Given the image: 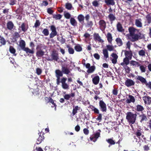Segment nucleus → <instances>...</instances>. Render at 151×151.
Returning a JSON list of instances; mask_svg holds the SVG:
<instances>
[{
    "label": "nucleus",
    "instance_id": "27",
    "mask_svg": "<svg viewBox=\"0 0 151 151\" xmlns=\"http://www.w3.org/2000/svg\"><path fill=\"white\" fill-rule=\"evenodd\" d=\"M14 26V24L11 21L9 22L7 24V28L9 30L12 29Z\"/></svg>",
    "mask_w": 151,
    "mask_h": 151
},
{
    "label": "nucleus",
    "instance_id": "8",
    "mask_svg": "<svg viewBox=\"0 0 151 151\" xmlns=\"http://www.w3.org/2000/svg\"><path fill=\"white\" fill-rule=\"evenodd\" d=\"M93 38L96 41H98L99 42L103 43L104 41L101 38L98 33H94Z\"/></svg>",
    "mask_w": 151,
    "mask_h": 151
},
{
    "label": "nucleus",
    "instance_id": "43",
    "mask_svg": "<svg viewBox=\"0 0 151 151\" xmlns=\"http://www.w3.org/2000/svg\"><path fill=\"white\" fill-rule=\"evenodd\" d=\"M145 50H140L138 52V54L139 55L141 56H145Z\"/></svg>",
    "mask_w": 151,
    "mask_h": 151
},
{
    "label": "nucleus",
    "instance_id": "64",
    "mask_svg": "<svg viewBox=\"0 0 151 151\" xmlns=\"http://www.w3.org/2000/svg\"><path fill=\"white\" fill-rule=\"evenodd\" d=\"M40 25V23L39 21L38 20H37L35 24V27H37L38 26H39Z\"/></svg>",
    "mask_w": 151,
    "mask_h": 151
},
{
    "label": "nucleus",
    "instance_id": "28",
    "mask_svg": "<svg viewBox=\"0 0 151 151\" xmlns=\"http://www.w3.org/2000/svg\"><path fill=\"white\" fill-rule=\"evenodd\" d=\"M96 67L95 66H92L89 68L87 71V72L88 73H93L95 70Z\"/></svg>",
    "mask_w": 151,
    "mask_h": 151
},
{
    "label": "nucleus",
    "instance_id": "1",
    "mask_svg": "<svg viewBox=\"0 0 151 151\" xmlns=\"http://www.w3.org/2000/svg\"><path fill=\"white\" fill-rule=\"evenodd\" d=\"M128 31L129 33L127 34V36L131 41L134 42L137 40L140 36V33H138L139 30L131 27H129Z\"/></svg>",
    "mask_w": 151,
    "mask_h": 151
},
{
    "label": "nucleus",
    "instance_id": "19",
    "mask_svg": "<svg viewBox=\"0 0 151 151\" xmlns=\"http://www.w3.org/2000/svg\"><path fill=\"white\" fill-rule=\"evenodd\" d=\"M136 78L137 80L139 81L143 84H145L147 82L146 79L142 76H137Z\"/></svg>",
    "mask_w": 151,
    "mask_h": 151
},
{
    "label": "nucleus",
    "instance_id": "48",
    "mask_svg": "<svg viewBox=\"0 0 151 151\" xmlns=\"http://www.w3.org/2000/svg\"><path fill=\"white\" fill-rule=\"evenodd\" d=\"M139 68L141 73H145L146 71V68L143 65H139Z\"/></svg>",
    "mask_w": 151,
    "mask_h": 151
},
{
    "label": "nucleus",
    "instance_id": "20",
    "mask_svg": "<svg viewBox=\"0 0 151 151\" xmlns=\"http://www.w3.org/2000/svg\"><path fill=\"white\" fill-rule=\"evenodd\" d=\"M142 133L143 132L141 130L137 129L136 132L135 134L139 138H140V136H141L142 138H143L144 136Z\"/></svg>",
    "mask_w": 151,
    "mask_h": 151
},
{
    "label": "nucleus",
    "instance_id": "2",
    "mask_svg": "<svg viewBox=\"0 0 151 151\" xmlns=\"http://www.w3.org/2000/svg\"><path fill=\"white\" fill-rule=\"evenodd\" d=\"M46 48L47 46H46L42 44H40L37 46L36 47L37 51L36 52V55L38 58L43 56L44 55L45 52L43 50L46 49Z\"/></svg>",
    "mask_w": 151,
    "mask_h": 151
},
{
    "label": "nucleus",
    "instance_id": "41",
    "mask_svg": "<svg viewBox=\"0 0 151 151\" xmlns=\"http://www.w3.org/2000/svg\"><path fill=\"white\" fill-rule=\"evenodd\" d=\"M108 17L111 21H113L115 20L116 18L114 15L112 14H110L108 15Z\"/></svg>",
    "mask_w": 151,
    "mask_h": 151
},
{
    "label": "nucleus",
    "instance_id": "25",
    "mask_svg": "<svg viewBox=\"0 0 151 151\" xmlns=\"http://www.w3.org/2000/svg\"><path fill=\"white\" fill-rule=\"evenodd\" d=\"M102 52L104 55V58L106 59H107L109 58V53L107 49H104L102 50Z\"/></svg>",
    "mask_w": 151,
    "mask_h": 151
},
{
    "label": "nucleus",
    "instance_id": "15",
    "mask_svg": "<svg viewBox=\"0 0 151 151\" xmlns=\"http://www.w3.org/2000/svg\"><path fill=\"white\" fill-rule=\"evenodd\" d=\"M19 46L23 50L25 48L26 43L22 40H21L19 41Z\"/></svg>",
    "mask_w": 151,
    "mask_h": 151
},
{
    "label": "nucleus",
    "instance_id": "11",
    "mask_svg": "<svg viewBox=\"0 0 151 151\" xmlns=\"http://www.w3.org/2000/svg\"><path fill=\"white\" fill-rule=\"evenodd\" d=\"M124 52L125 57L129 59L130 60H131L132 55V51L131 50L128 51L125 50L124 51Z\"/></svg>",
    "mask_w": 151,
    "mask_h": 151
},
{
    "label": "nucleus",
    "instance_id": "59",
    "mask_svg": "<svg viewBox=\"0 0 151 151\" xmlns=\"http://www.w3.org/2000/svg\"><path fill=\"white\" fill-rule=\"evenodd\" d=\"M112 92L113 95L116 96L118 94V90L116 88H114L112 91Z\"/></svg>",
    "mask_w": 151,
    "mask_h": 151
},
{
    "label": "nucleus",
    "instance_id": "39",
    "mask_svg": "<svg viewBox=\"0 0 151 151\" xmlns=\"http://www.w3.org/2000/svg\"><path fill=\"white\" fill-rule=\"evenodd\" d=\"M107 142L110 145H114L115 144V142L113 139V138L106 139Z\"/></svg>",
    "mask_w": 151,
    "mask_h": 151
},
{
    "label": "nucleus",
    "instance_id": "61",
    "mask_svg": "<svg viewBox=\"0 0 151 151\" xmlns=\"http://www.w3.org/2000/svg\"><path fill=\"white\" fill-rule=\"evenodd\" d=\"M87 25L88 27H92L93 25V22L91 21H87Z\"/></svg>",
    "mask_w": 151,
    "mask_h": 151
},
{
    "label": "nucleus",
    "instance_id": "32",
    "mask_svg": "<svg viewBox=\"0 0 151 151\" xmlns=\"http://www.w3.org/2000/svg\"><path fill=\"white\" fill-rule=\"evenodd\" d=\"M130 64L131 65L135 67H139L140 65L139 62L133 60L130 61Z\"/></svg>",
    "mask_w": 151,
    "mask_h": 151
},
{
    "label": "nucleus",
    "instance_id": "3",
    "mask_svg": "<svg viewBox=\"0 0 151 151\" xmlns=\"http://www.w3.org/2000/svg\"><path fill=\"white\" fill-rule=\"evenodd\" d=\"M137 114H133L131 112H128L126 114V119L129 123L134 124L135 122Z\"/></svg>",
    "mask_w": 151,
    "mask_h": 151
},
{
    "label": "nucleus",
    "instance_id": "37",
    "mask_svg": "<svg viewBox=\"0 0 151 151\" xmlns=\"http://www.w3.org/2000/svg\"><path fill=\"white\" fill-rule=\"evenodd\" d=\"M105 3L108 5H114L115 3L114 0H106Z\"/></svg>",
    "mask_w": 151,
    "mask_h": 151
},
{
    "label": "nucleus",
    "instance_id": "42",
    "mask_svg": "<svg viewBox=\"0 0 151 151\" xmlns=\"http://www.w3.org/2000/svg\"><path fill=\"white\" fill-rule=\"evenodd\" d=\"M144 109V108L143 106L141 105H138L137 106L136 110L138 111H142Z\"/></svg>",
    "mask_w": 151,
    "mask_h": 151
},
{
    "label": "nucleus",
    "instance_id": "57",
    "mask_svg": "<svg viewBox=\"0 0 151 151\" xmlns=\"http://www.w3.org/2000/svg\"><path fill=\"white\" fill-rule=\"evenodd\" d=\"M91 109L95 113L99 114V110L93 106H92Z\"/></svg>",
    "mask_w": 151,
    "mask_h": 151
},
{
    "label": "nucleus",
    "instance_id": "6",
    "mask_svg": "<svg viewBox=\"0 0 151 151\" xmlns=\"http://www.w3.org/2000/svg\"><path fill=\"white\" fill-rule=\"evenodd\" d=\"M99 106L100 109L103 112H106V106L105 103L102 100H100L99 102Z\"/></svg>",
    "mask_w": 151,
    "mask_h": 151
},
{
    "label": "nucleus",
    "instance_id": "53",
    "mask_svg": "<svg viewBox=\"0 0 151 151\" xmlns=\"http://www.w3.org/2000/svg\"><path fill=\"white\" fill-rule=\"evenodd\" d=\"M57 32H51L50 34V38H52L56 36L57 35Z\"/></svg>",
    "mask_w": 151,
    "mask_h": 151
},
{
    "label": "nucleus",
    "instance_id": "52",
    "mask_svg": "<svg viewBox=\"0 0 151 151\" xmlns=\"http://www.w3.org/2000/svg\"><path fill=\"white\" fill-rule=\"evenodd\" d=\"M65 7L67 9L70 10L72 8V4L70 3H67L65 4Z\"/></svg>",
    "mask_w": 151,
    "mask_h": 151
},
{
    "label": "nucleus",
    "instance_id": "46",
    "mask_svg": "<svg viewBox=\"0 0 151 151\" xmlns=\"http://www.w3.org/2000/svg\"><path fill=\"white\" fill-rule=\"evenodd\" d=\"M64 15L65 17L67 19H70V18H71V14L68 12H64Z\"/></svg>",
    "mask_w": 151,
    "mask_h": 151
},
{
    "label": "nucleus",
    "instance_id": "14",
    "mask_svg": "<svg viewBox=\"0 0 151 151\" xmlns=\"http://www.w3.org/2000/svg\"><path fill=\"white\" fill-rule=\"evenodd\" d=\"M134 82L132 80L127 79L125 82V85L127 87H130L134 84Z\"/></svg>",
    "mask_w": 151,
    "mask_h": 151
},
{
    "label": "nucleus",
    "instance_id": "18",
    "mask_svg": "<svg viewBox=\"0 0 151 151\" xmlns=\"http://www.w3.org/2000/svg\"><path fill=\"white\" fill-rule=\"evenodd\" d=\"M75 96V94L74 93H71L70 94H65L63 97L64 99L66 100H68L71 97H74Z\"/></svg>",
    "mask_w": 151,
    "mask_h": 151
},
{
    "label": "nucleus",
    "instance_id": "30",
    "mask_svg": "<svg viewBox=\"0 0 151 151\" xmlns=\"http://www.w3.org/2000/svg\"><path fill=\"white\" fill-rule=\"evenodd\" d=\"M28 54V53L33 54L34 53L33 50H31L28 47H25L23 50Z\"/></svg>",
    "mask_w": 151,
    "mask_h": 151
},
{
    "label": "nucleus",
    "instance_id": "36",
    "mask_svg": "<svg viewBox=\"0 0 151 151\" xmlns=\"http://www.w3.org/2000/svg\"><path fill=\"white\" fill-rule=\"evenodd\" d=\"M20 27L22 28V30L24 32L26 31L28 28V26L26 25L24 23H23L21 24Z\"/></svg>",
    "mask_w": 151,
    "mask_h": 151
},
{
    "label": "nucleus",
    "instance_id": "13",
    "mask_svg": "<svg viewBox=\"0 0 151 151\" xmlns=\"http://www.w3.org/2000/svg\"><path fill=\"white\" fill-rule=\"evenodd\" d=\"M135 24L137 27L141 28L142 27V20L141 19H136L135 22Z\"/></svg>",
    "mask_w": 151,
    "mask_h": 151
},
{
    "label": "nucleus",
    "instance_id": "50",
    "mask_svg": "<svg viewBox=\"0 0 151 151\" xmlns=\"http://www.w3.org/2000/svg\"><path fill=\"white\" fill-rule=\"evenodd\" d=\"M42 33L46 36H48L49 34L48 30L47 29H44L42 31Z\"/></svg>",
    "mask_w": 151,
    "mask_h": 151
},
{
    "label": "nucleus",
    "instance_id": "26",
    "mask_svg": "<svg viewBox=\"0 0 151 151\" xmlns=\"http://www.w3.org/2000/svg\"><path fill=\"white\" fill-rule=\"evenodd\" d=\"M107 50L109 51H115L114 46L112 45H107L106 46Z\"/></svg>",
    "mask_w": 151,
    "mask_h": 151
},
{
    "label": "nucleus",
    "instance_id": "31",
    "mask_svg": "<svg viewBox=\"0 0 151 151\" xmlns=\"http://www.w3.org/2000/svg\"><path fill=\"white\" fill-rule=\"evenodd\" d=\"M100 135V133L99 132H96L94 134L92 137H90V139L91 140H93L94 138L97 139Z\"/></svg>",
    "mask_w": 151,
    "mask_h": 151
},
{
    "label": "nucleus",
    "instance_id": "12",
    "mask_svg": "<svg viewBox=\"0 0 151 151\" xmlns=\"http://www.w3.org/2000/svg\"><path fill=\"white\" fill-rule=\"evenodd\" d=\"M99 25L101 30H104L106 28V23L103 20H101L99 21Z\"/></svg>",
    "mask_w": 151,
    "mask_h": 151
},
{
    "label": "nucleus",
    "instance_id": "38",
    "mask_svg": "<svg viewBox=\"0 0 151 151\" xmlns=\"http://www.w3.org/2000/svg\"><path fill=\"white\" fill-rule=\"evenodd\" d=\"M115 41L118 46H121L123 45V42L120 38H117L116 39Z\"/></svg>",
    "mask_w": 151,
    "mask_h": 151
},
{
    "label": "nucleus",
    "instance_id": "29",
    "mask_svg": "<svg viewBox=\"0 0 151 151\" xmlns=\"http://www.w3.org/2000/svg\"><path fill=\"white\" fill-rule=\"evenodd\" d=\"M80 108V107H79L77 106L73 107V109L72 111L73 116L77 112V111L79 110Z\"/></svg>",
    "mask_w": 151,
    "mask_h": 151
},
{
    "label": "nucleus",
    "instance_id": "33",
    "mask_svg": "<svg viewBox=\"0 0 151 151\" xmlns=\"http://www.w3.org/2000/svg\"><path fill=\"white\" fill-rule=\"evenodd\" d=\"M74 48L77 52H80L82 50L81 46L79 44H77L74 47Z\"/></svg>",
    "mask_w": 151,
    "mask_h": 151
},
{
    "label": "nucleus",
    "instance_id": "58",
    "mask_svg": "<svg viewBox=\"0 0 151 151\" xmlns=\"http://www.w3.org/2000/svg\"><path fill=\"white\" fill-rule=\"evenodd\" d=\"M50 29L51 32H57L55 27L54 25H51L50 27Z\"/></svg>",
    "mask_w": 151,
    "mask_h": 151
},
{
    "label": "nucleus",
    "instance_id": "55",
    "mask_svg": "<svg viewBox=\"0 0 151 151\" xmlns=\"http://www.w3.org/2000/svg\"><path fill=\"white\" fill-rule=\"evenodd\" d=\"M92 4L93 6L95 7H98L99 5V4L98 1L97 0H94L92 2Z\"/></svg>",
    "mask_w": 151,
    "mask_h": 151
},
{
    "label": "nucleus",
    "instance_id": "63",
    "mask_svg": "<svg viewBox=\"0 0 151 151\" xmlns=\"http://www.w3.org/2000/svg\"><path fill=\"white\" fill-rule=\"evenodd\" d=\"M93 56L96 59L98 60H99L100 58V56L97 53L94 54Z\"/></svg>",
    "mask_w": 151,
    "mask_h": 151
},
{
    "label": "nucleus",
    "instance_id": "56",
    "mask_svg": "<svg viewBox=\"0 0 151 151\" xmlns=\"http://www.w3.org/2000/svg\"><path fill=\"white\" fill-rule=\"evenodd\" d=\"M42 73V70L39 68H37L36 69V73L37 75H40Z\"/></svg>",
    "mask_w": 151,
    "mask_h": 151
},
{
    "label": "nucleus",
    "instance_id": "9",
    "mask_svg": "<svg viewBox=\"0 0 151 151\" xmlns=\"http://www.w3.org/2000/svg\"><path fill=\"white\" fill-rule=\"evenodd\" d=\"M142 99L145 104H150L151 103V98L147 96H145L142 97Z\"/></svg>",
    "mask_w": 151,
    "mask_h": 151
},
{
    "label": "nucleus",
    "instance_id": "21",
    "mask_svg": "<svg viewBox=\"0 0 151 151\" xmlns=\"http://www.w3.org/2000/svg\"><path fill=\"white\" fill-rule=\"evenodd\" d=\"M70 22L71 24L74 27L77 26V22L74 17H71L70 19Z\"/></svg>",
    "mask_w": 151,
    "mask_h": 151
},
{
    "label": "nucleus",
    "instance_id": "22",
    "mask_svg": "<svg viewBox=\"0 0 151 151\" xmlns=\"http://www.w3.org/2000/svg\"><path fill=\"white\" fill-rule=\"evenodd\" d=\"M129 99L126 100V102L127 103H130L131 102H134L135 101L134 98V96L132 95H129Z\"/></svg>",
    "mask_w": 151,
    "mask_h": 151
},
{
    "label": "nucleus",
    "instance_id": "24",
    "mask_svg": "<svg viewBox=\"0 0 151 151\" xmlns=\"http://www.w3.org/2000/svg\"><path fill=\"white\" fill-rule=\"evenodd\" d=\"M106 38L108 42L111 44L113 40L111 34L110 33H108L106 35Z\"/></svg>",
    "mask_w": 151,
    "mask_h": 151
},
{
    "label": "nucleus",
    "instance_id": "51",
    "mask_svg": "<svg viewBox=\"0 0 151 151\" xmlns=\"http://www.w3.org/2000/svg\"><path fill=\"white\" fill-rule=\"evenodd\" d=\"M62 17V16L60 14L55 15L53 16V18L55 19H60Z\"/></svg>",
    "mask_w": 151,
    "mask_h": 151
},
{
    "label": "nucleus",
    "instance_id": "54",
    "mask_svg": "<svg viewBox=\"0 0 151 151\" xmlns=\"http://www.w3.org/2000/svg\"><path fill=\"white\" fill-rule=\"evenodd\" d=\"M123 66L125 70L126 73H128L130 72V68L129 67L127 66V65H126Z\"/></svg>",
    "mask_w": 151,
    "mask_h": 151
},
{
    "label": "nucleus",
    "instance_id": "47",
    "mask_svg": "<svg viewBox=\"0 0 151 151\" xmlns=\"http://www.w3.org/2000/svg\"><path fill=\"white\" fill-rule=\"evenodd\" d=\"M146 20L148 24L151 23V16L150 14L147 15L145 17Z\"/></svg>",
    "mask_w": 151,
    "mask_h": 151
},
{
    "label": "nucleus",
    "instance_id": "5",
    "mask_svg": "<svg viewBox=\"0 0 151 151\" xmlns=\"http://www.w3.org/2000/svg\"><path fill=\"white\" fill-rule=\"evenodd\" d=\"M51 56L52 59H51L49 58L47 59L48 60L51 61L52 60H54L56 61H57L59 59L58 54L55 51H52L51 54Z\"/></svg>",
    "mask_w": 151,
    "mask_h": 151
},
{
    "label": "nucleus",
    "instance_id": "4",
    "mask_svg": "<svg viewBox=\"0 0 151 151\" xmlns=\"http://www.w3.org/2000/svg\"><path fill=\"white\" fill-rule=\"evenodd\" d=\"M67 78L63 77L61 79L60 82L62 83V87L64 89H68L69 88V86L66 83Z\"/></svg>",
    "mask_w": 151,
    "mask_h": 151
},
{
    "label": "nucleus",
    "instance_id": "62",
    "mask_svg": "<svg viewBox=\"0 0 151 151\" xmlns=\"http://www.w3.org/2000/svg\"><path fill=\"white\" fill-rule=\"evenodd\" d=\"M83 132L86 135H88L89 133V131L86 128L84 129H83Z\"/></svg>",
    "mask_w": 151,
    "mask_h": 151
},
{
    "label": "nucleus",
    "instance_id": "10",
    "mask_svg": "<svg viewBox=\"0 0 151 151\" xmlns=\"http://www.w3.org/2000/svg\"><path fill=\"white\" fill-rule=\"evenodd\" d=\"M93 75H92L91 77H92L93 83L95 85L98 84L100 78L98 76H96L93 77Z\"/></svg>",
    "mask_w": 151,
    "mask_h": 151
},
{
    "label": "nucleus",
    "instance_id": "34",
    "mask_svg": "<svg viewBox=\"0 0 151 151\" xmlns=\"http://www.w3.org/2000/svg\"><path fill=\"white\" fill-rule=\"evenodd\" d=\"M84 18L85 17L84 16L81 14L78 15L77 17L79 22L80 23L84 22Z\"/></svg>",
    "mask_w": 151,
    "mask_h": 151
},
{
    "label": "nucleus",
    "instance_id": "40",
    "mask_svg": "<svg viewBox=\"0 0 151 151\" xmlns=\"http://www.w3.org/2000/svg\"><path fill=\"white\" fill-rule=\"evenodd\" d=\"M56 76H63V72L59 70H57L55 71Z\"/></svg>",
    "mask_w": 151,
    "mask_h": 151
},
{
    "label": "nucleus",
    "instance_id": "35",
    "mask_svg": "<svg viewBox=\"0 0 151 151\" xmlns=\"http://www.w3.org/2000/svg\"><path fill=\"white\" fill-rule=\"evenodd\" d=\"M67 47L68 48V52L70 54H73L74 52V50L73 48L70 47L69 45H66Z\"/></svg>",
    "mask_w": 151,
    "mask_h": 151
},
{
    "label": "nucleus",
    "instance_id": "49",
    "mask_svg": "<svg viewBox=\"0 0 151 151\" xmlns=\"http://www.w3.org/2000/svg\"><path fill=\"white\" fill-rule=\"evenodd\" d=\"M0 42L2 45H4L6 43V41L4 37H1L0 38Z\"/></svg>",
    "mask_w": 151,
    "mask_h": 151
},
{
    "label": "nucleus",
    "instance_id": "45",
    "mask_svg": "<svg viewBox=\"0 0 151 151\" xmlns=\"http://www.w3.org/2000/svg\"><path fill=\"white\" fill-rule=\"evenodd\" d=\"M9 50L10 52L11 53L14 54V55L16 56V54H15L16 50L13 47L11 46L10 47Z\"/></svg>",
    "mask_w": 151,
    "mask_h": 151
},
{
    "label": "nucleus",
    "instance_id": "60",
    "mask_svg": "<svg viewBox=\"0 0 151 151\" xmlns=\"http://www.w3.org/2000/svg\"><path fill=\"white\" fill-rule=\"evenodd\" d=\"M131 43L130 41L127 42L126 44V49H128L129 50H130Z\"/></svg>",
    "mask_w": 151,
    "mask_h": 151
},
{
    "label": "nucleus",
    "instance_id": "23",
    "mask_svg": "<svg viewBox=\"0 0 151 151\" xmlns=\"http://www.w3.org/2000/svg\"><path fill=\"white\" fill-rule=\"evenodd\" d=\"M117 29L118 31L120 32H123L124 31L122 24L119 22L116 25Z\"/></svg>",
    "mask_w": 151,
    "mask_h": 151
},
{
    "label": "nucleus",
    "instance_id": "7",
    "mask_svg": "<svg viewBox=\"0 0 151 151\" xmlns=\"http://www.w3.org/2000/svg\"><path fill=\"white\" fill-rule=\"evenodd\" d=\"M111 57L110 58L112 63L114 64H116L117 62L118 56L115 53H112L111 55Z\"/></svg>",
    "mask_w": 151,
    "mask_h": 151
},
{
    "label": "nucleus",
    "instance_id": "17",
    "mask_svg": "<svg viewBox=\"0 0 151 151\" xmlns=\"http://www.w3.org/2000/svg\"><path fill=\"white\" fill-rule=\"evenodd\" d=\"M62 71L63 73L66 74H68L70 73L69 68L63 65L62 67Z\"/></svg>",
    "mask_w": 151,
    "mask_h": 151
},
{
    "label": "nucleus",
    "instance_id": "44",
    "mask_svg": "<svg viewBox=\"0 0 151 151\" xmlns=\"http://www.w3.org/2000/svg\"><path fill=\"white\" fill-rule=\"evenodd\" d=\"M140 119H141L140 122H142L144 121H146L147 119L146 116L144 114H142L139 116Z\"/></svg>",
    "mask_w": 151,
    "mask_h": 151
},
{
    "label": "nucleus",
    "instance_id": "16",
    "mask_svg": "<svg viewBox=\"0 0 151 151\" xmlns=\"http://www.w3.org/2000/svg\"><path fill=\"white\" fill-rule=\"evenodd\" d=\"M129 59L125 57L123 60V62L120 63L121 65L122 66H124L126 65H127L129 63Z\"/></svg>",
    "mask_w": 151,
    "mask_h": 151
}]
</instances>
